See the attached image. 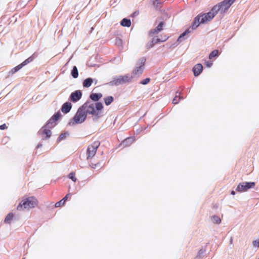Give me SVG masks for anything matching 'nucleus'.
Returning <instances> with one entry per match:
<instances>
[{
	"mask_svg": "<svg viewBox=\"0 0 259 259\" xmlns=\"http://www.w3.org/2000/svg\"><path fill=\"white\" fill-rule=\"evenodd\" d=\"M163 23L160 22L159 25L156 27L155 29L151 31V33H158L162 29L163 26Z\"/></svg>",
	"mask_w": 259,
	"mask_h": 259,
	"instance_id": "nucleus-21",
	"label": "nucleus"
},
{
	"mask_svg": "<svg viewBox=\"0 0 259 259\" xmlns=\"http://www.w3.org/2000/svg\"><path fill=\"white\" fill-rule=\"evenodd\" d=\"M102 97V95L101 93H99V94L95 93V94H92L90 95V98L94 101H98Z\"/></svg>",
	"mask_w": 259,
	"mask_h": 259,
	"instance_id": "nucleus-18",
	"label": "nucleus"
},
{
	"mask_svg": "<svg viewBox=\"0 0 259 259\" xmlns=\"http://www.w3.org/2000/svg\"><path fill=\"white\" fill-rule=\"evenodd\" d=\"M203 66L201 64H197L194 66L193 68L194 75L195 76L199 75L202 72Z\"/></svg>",
	"mask_w": 259,
	"mask_h": 259,
	"instance_id": "nucleus-12",
	"label": "nucleus"
},
{
	"mask_svg": "<svg viewBox=\"0 0 259 259\" xmlns=\"http://www.w3.org/2000/svg\"><path fill=\"white\" fill-rule=\"evenodd\" d=\"M236 1V0H224L214 6V10L218 13L219 12L221 14H224L227 12L231 5Z\"/></svg>",
	"mask_w": 259,
	"mask_h": 259,
	"instance_id": "nucleus-2",
	"label": "nucleus"
},
{
	"mask_svg": "<svg viewBox=\"0 0 259 259\" xmlns=\"http://www.w3.org/2000/svg\"><path fill=\"white\" fill-rule=\"evenodd\" d=\"M69 178L71 179L73 182H76V179L75 177L74 174L73 173H70L69 175Z\"/></svg>",
	"mask_w": 259,
	"mask_h": 259,
	"instance_id": "nucleus-32",
	"label": "nucleus"
},
{
	"mask_svg": "<svg viewBox=\"0 0 259 259\" xmlns=\"http://www.w3.org/2000/svg\"><path fill=\"white\" fill-rule=\"evenodd\" d=\"M99 145L100 143L98 142H95L93 145L89 146L88 148V159L93 157L95 155Z\"/></svg>",
	"mask_w": 259,
	"mask_h": 259,
	"instance_id": "nucleus-10",
	"label": "nucleus"
},
{
	"mask_svg": "<svg viewBox=\"0 0 259 259\" xmlns=\"http://www.w3.org/2000/svg\"><path fill=\"white\" fill-rule=\"evenodd\" d=\"M64 202L63 201V200L62 199L60 201H59V202L56 203L55 204V207H60L61 206H62L64 205Z\"/></svg>",
	"mask_w": 259,
	"mask_h": 259,
	"instance_id": "nucleus-31",
	"label": "nucleus"
},
{
	"mask_svg": "<svg viewBox=\"0 0 259 259\" xmlns=\"http://www.w3.org/2000/svg\"><path fill=\"white\" fill-rule=\"evenodd\" d=\"M60 113H57L55 114L48 121V125H52V126H55V121H57L60 117Z\"/></svg>",
	"mask_w": 259,
	"mask_h": 259,
	"instance_id": "nucleus-16",
	"label": "nucleus"
},
{
	"mask_svg": "<svg viewBox=\"0 0 259 259\" xmlns=\"http://www.w3.org/2000/svg\"><path fill=\"white\" fill-rule=\"evenodd\" d=\"M37 204V201L33 197L24 198L17 206V209L20 211L29 209L34 207Z\"/></svg>",
	"mask_w": 259,
	"mask_h": 259,
	"instance_id": "nucleus-1",
	"label": "nucleus"
},
{
	"mask_svg": "<svg viewBox=\"0 0 259 259\" xmlns=\"http://www.w3.org/2000/svg\"><path fill=\"white\" fill-rule=\"evenodd\" d=\"M252 243L254 247H259V239L253 241Z\"/></svg>",
	"mask_w": 259,
	"mask_h": 259,
	"instance_id": "nucleus-34",
	"label": "nucleus"
},
{
	"mask_svg": "<svg viewBox=\"0 0 259 259\" xmlns=\"http://www.w3.org/2000/svg\"><path fill=\"white\" fill-rule=\"evenodd\" d=\"M81 107L85 113L86 115L87 114H91L93 115H98L99 114L95 109V104L93 103H86Z\"/></svg>",
	"mask_w": 259,
	"mask_h": 259,
	"instance_id": "nucleus-7",
	"label": "nucleus"
},
{
	"mask_svg": "<svg viewBox=\"0 0 259 259\" xmlns=\"http://www.w3.org/2000/svg\"><path fill=\"white\" fill-rule=\"evenodd\" d=\"M231 194L232 195H235V191H232L231 192Z\"/></svg>",
	"mask_w": 259,
	"mask_h": 259,
	"instance_id": "nucleus-42",
	"label": "nucleus"
},
{
	"mask_svg": "<svg viewBox=\"0 0 259 259\" xmlns=\"http://www.w3.org/2000/svg\"><path fill=\"white\" fill-rule=\"evenodd\" d=\"M258 259H259V258H258Z\"/></svg>",
	"mask_w": 259,
	"mask_h": 259,
	"instance_id": "nucleus-44",
	"label": "nucleus"
},
{
	"mask_svg": "<svg viewBox=\"0 0 259 259\" xmlns=\"http://www.w3.org/2000/svg\"><path fill=\"white\" fill-rule=\"evenodd\" d=\"M22 67V66L21 64L18 65L17 66L14 67V69L17 72L18 70H19Z\"/></svg>",
	"mask_w": 259,
	"mask_h": 259,
	"instance_id": "nucleus-36",
	"label": "nucleus"
},
{
	"mask_svg": "<svg viewBox=\"0 0 259 259\" xmlns=\"http://www.w3.org/2000/svg\"><path fill=\"white\" fill-rule=\"evenodd\" d=\"M150 81V79L149 78H147L141 81V83L142 84H146L149 83Z\"/></svg>",
	"mask_w": 259,
	"mask_h": 259,
	"instance_id": "nucleus-33",
	"label": "nucleus"
},
{
	"mask_svg": "<svg viewBox=\"0 0 259 259\" xmlns=\"http://www.w3.org/2000/svg\"><path fill=\"white\" fill-rule=\"evenodd\" d=\"M16 72V71L14 69V68H13L9 72L10 74H13Z\"/></svg>",
	"mask_w": 259,
	"mask_h": 259,
	"instance_id": "nucleus-41",
	"label": "nucleus"
},
{
	"mask_svg": "<svg viewBox=\"0 0 259 259\" xmlns=\"http://www.w3.org/2000/svg\"><path fill=\"white\" fill-rule=\"evenodd\" d=\"M146 59L144 57L140 59L136 63L135 68L134 69L131 76L133 78L139 76L143 72L144 69L145 63Z\"/></svg>",
	"mask_w": 259,
	"mask_h": 259,
	"instance_id": "nucleus-4",
	"label": "nucleus"
},
{
	"mask_svg": "<svg viewBox=\"0 0 259 259\" xmlns=\"http://www.w3.org/2000/svg\"><path fill=\"white\" fill-rule=\"evenodd\" d=\"M167 38H168V37H167L166 36H165L162 39H160L159 38H153L151 42L150 43L148 44L147 45V47L148 48H152L155 44L159 42L165 41Z\"/></svg>",
	"mask_w": 259,
	"mask_h": 259,
	"instance_id": "nucleus-13",
	"label": "nucleus"
},
{
	"mask_svg": "<svg viewBox=\"0 0 259 259\" xmlns=\"http://www.w3.org/2000/svg\"><path fill=\"white\" fill-rule=\"evenodd\" d=\"M211 221L214 224H219L221 222V218L217 215H213L211 217Z\"/></svg>",
	"mask_w": 259,
	"mask_h": 259,
	"instance_id": "nucleus-22",
	"label": "nucleus"
},
{
	"mask_svg": "<svg viewBox=\"0 0 259 259\" xmlns=\"http://www.w3.org/2000/svg\"><path fill=\"white\" fill-rule=\"evenodd\" d=\"M217 14L216 11L214 10V8L212 7L209 12L199 15L201 17V22L202 24L208 23Z\"/></svg>",
	"mask_w": 259,
	"mask_h": 259,
	"instance_id": "nucleus-6",
	"label": "nucleus"
},
{
	"mask_svg": "<svg viewBox=\"0 0 259 259\" xmlns=\"http://www.w3.org/2000/svg\"><path fill=\"white\" fill-rule=\"evenodd\" d=\"M113 98L112 96H109L104 98L105 103L107 106L109 105L113 101Z\"/></svg>",
	"mask_w": 259,
	"mask_h": 259,
	"instance_id": "nucleus-23",
	"label": "nucleus"
},
{
	"mask_svg": "<svg viewBox=\"0 0 259 259\" xmlns=\"http://www.w3.org/2000/svg\"><path fill=\"white\" fill-rule=\"evenodd\" d=\"M87 118V115L81 107L79 108L73 118L70 120L68 124L70 125H74L80 124L84 121Z\"/></svg>",
	"mask_w": 259,
	"mask_h": 259,
	"instance_id": "nucleus-3",
	"label": "nucleus"
},
{
	"mask_svg": "<svg viewBox=\"0 0 259 259\" xmlns=\"http://www.w3.org/2000/svg\"><path fill=\"white\" fill-rule=\"evenodd\" d=\"M202 23L201 22V17L199 15H198L197 17H196L193 21V22L191 26V28L192 30H195L197 28L200 24Z\"/></svg>",
	"mask_w": 259,
	"mask_h": 259,
	"instance_id": "nucleus-14",
	"label": "nucleus"
},
{
	"mask_svg": "<svg viewBox=\"0 0 259 259\" xmlns=\"http://www.w3.org/2000/svg\"><path fill=\"white\" fill-rule=\"evenodd\" d=\"M120 24L124 27H130L131 25V21L130 19L124 18L121 21Z\"/></svg>",
	"mask_w": 259,
	"mask_h": 259,
	"instance_id": "nucleus-20",
	"label": "nucleus"
},
{
	"mask_svg": "<svg viewBox=\"0 0 259 259\" xmlns=\"http://www.w3.org/2000/svg\"><path fill=\"white\" fill-rule=\"evenodd\" d=\"M190 31L189 29L186 30L185 32H184L178 38V41H182L183 40V37L187 34L189 33Z\"/></svg>",
	"mask_w": 259,
	"mask_h": 259,
	"instance_id": "nucleus-25",
	"label": "nucleus"
},
{
	"mask_svg": "<svg viewBox=\"0 0 259 259\" xmlns=\"http://www.w3.org/2000/svg\"><path fill=\"white\" fill-rule=\"evenodd\" d=\"M134 142V138L130 137L125 139L122 143V144L125 146H130Z\"/></svg>",
	"mask_w": 259,
	"mask_h": 259,
	"instance_id": "nucleus-19",
	"label": "nucleus"
},
{
	"mask_svg": "<svg viewBox=\"0 0 259 259\" xmlns=\"http://www.w3.org/2000/svg\"><path fill=\"white\" fill-rule=\"evenodd\" d=\"M33 60V59L31 57H29L26 60H25L24 62H23L21 64L22 66V67L24 66L28 63L31 62Z\"/></svg>",
	"mask_w": 259,
	"mask_h": 259,
	"instance_id": "nucleus-29",
	"label": "nucleus"
},
{
	"mask_svg": "<svg viewBox=\"0 0 259 259\" xmlns=\"http://www.w3.org/2000/svg\"><path fill=\"white\" fill-rule=\"evenodd\" d=\"M159 0H152L154 6L157 7L158 4H159Z\"/></svg>",
	"mask_w": 259,
	"mask_h": 259,
	"instance_id": "nucleus-35",
	"label": "nucleus"
},
{
	"mask_svg": "<svg viewBox=\"0 0 259 259\" xmlns=\"http://www.w3.org/2000/svg\"><path fill=\"white\" fill-rule=\"evenodd\" d=\"M95 107L96 111L99 112V111L103 109V104L102 103L98 102L95 104Z\"/></svg>",
	"mask_w": 259,
	"mask_h": 259,
	"instance_id": "nucleus-27",
	"label": "nucleus"
},
{
	"mask_svg": "<svg viewBox=\"0 0 259 259\" xmlns=\"http://www.w3.org/2000/svg\"><path fill=\"white\" fill-rule=\"evenodd\" d=\"M71 107L72 105L70 102H66L62 105L61 110L63 113H67L70 111Z\"/></svg>",
	"mask_w": 259,
	"mask_h": 259,
	"instance_id": "nucleus-17",
	"label": "nucleus"
},
{
	"mask_svg": "<svg viewBox=\"0 0 259 259\" xmlns=\"http://www.w3.org/2000/svg\"><path fill=\"white\" fill-rule=\"evenodd\" d=\"M94 81L95 82V84H97V80L96 79H92V78H88L83 81V86L84 88H89L92 85Z\"/></svg>",
	"mask_w": 259,
	"mask_h": 259,
	"instance_id": "nucleus-15",
	"label": "nucleus"
},
{
	"mask_svg": "<svg viewBox=\"0 0 259 259\" xmlns=\"http://www.w3.org/2000/svg\"><path fill=\"white\" fill-rule=\"evenodd\" d=\"M255 186V183L254 182H242L238 184L236 191L239 192H244L247 191L248 189L253 188Z\"/></svg>",
	"mask_w": 259,
	"mask_h": 259,
	"instance_id": "nucleus-8",
	"label": "nucleus"
},
{
	"mask_svg": "<svg viewBox=\"0 0 259 259\" xmlns=\"http://www.w3.org/2000/svg\"><path fill=\"white\" fill-rule=\"evenodd\" d=\"M13 215L12 213H9L6 217L5 222L7 223H10L11 221L12 220Z\"/></svg>",
	"mask_w": 259,
	"mask_h": 259,
	"instance_id": "nucleus-28",
	"label": "nucleus"
},
{
	"mask_svg": "<svg viewBox=\"0 0 259 259\" xmlns=\"http://www.w3.org/2000/svg\"><path fill=\"white\" fill-rule=\"evenodd\" d=\"M7 128V126L6 124H3L0 125V130H1L6 129Z\"/></svg>",
	"mask_w": 259,
	"mask_h": 259,
	"instance_id": "nucleus-38",
	"label": "nucleus"
},
{
	"mask_svg": "<svg viewBox=\"0 0 259 259\" xmlns=\"http://www.w3.org/2000/svg\"><path fill=\"white\" fill-rule=\"evenodd\" d=\"M54 126L48 125V122L40 130L39 133L41 135L42 138H50L51 136V129Z\"/></svg>",
	"mask_w": 259,
	"mask_h": 259,
	"instance_id": "nucleus-9",
	"label": "nucleus"
},
{
	"mask_svg": "<svg viewBox=\"0 0 259 259\" xmlns=\"http://www.w3.org/2000/svg\"><path fill=\"white\" fill-rule=\"evenodd\" d=\"M132 79L133 76L128 74L124 76H119L114 77L113 80L109 82V84L111 85H118L127 82H130L132 81Z\"/></svg>",
	"mask_w": 259,
	"mask_h": 259,
	"instance_id": "nucleus-5",
	"label": "nucleus"
},
{
	"mask_svg": "<svg viewBox=\"0 0 259 259\" xmlns=\"http://www.w3.org/2000/svg\"><path fill=\"white\" fill-rule=\"evenodd\" d=\"M67 135H68V133H64V134H62L60 135L58 139V140L61 141V140L64 139L66 137Z\"/></svg>",
	"mask_w": 259,
	"mask_h": 259,
	"instance_id": "nucleus-30",
	"label": "nucleus"
},
{
	"mask_svg": "<svg viewBox=\"0 0 259 259\" xmlns=\"http://www.w3.org/2000/svg\"><path fill=\"white\" fill-rule=\"evenodd\" d=\"M179 99L180 98H179L178 99H177V96H176V97L172 100V103H174L175 104H177L178 103V102H179Z\"/></svg>",
	"mask_w": 259,
	"mask_h": 259,
	"instance_id": "nucleus-37",
	"label": "nucleus"
},
{
	"mask_svg": "<svg viewBox=\"0 0 259 259\" xmlns=\"http://www.w3.org/2000/svg\"><path fill=\"white\" fill-rule=\"evenodd\" d=\"M81 96L82 93L81 91L79 90H77L71 93L70 99L72 102H76L81 99Z\"/></svg>",
	"mask_w": 259,
	"mask_h": 259,
	"instance_id": "nucleus-11",
	"label": "nucleus"
},
{
	"mask_svg": "<svg viewBox=\"0 0 259 259\" xmlns=\"http://www.w3.org/2000/svg\"><path fill=\"white\" fill-rule=\"evenodd\" d=\"M212 65V62H206V65L208 67H210Z\"/></svg>",
	"mask_w": 259,
	"mask_h": 259,
	"instance_id": "nucleus-40",
	"label": "nucleus"
},
{
	"mask_svg": "<svg viewBox=\"0 0 259 259\" xmlns=\"http://www.w3.org/2000/svg\"><path fill=\"white\" fill-rule=\"evenodd\" d=\"M70 195L69 194H67L63 199L62 200H63V201L65 202L68 198L69 197V196Z\"/></svg>",
	"mask_w": 259,
	"mask_h": 259,
	"instance_id": "nucleus-39",
	"label": "nucleus"
},
{
	"mask_svg": "<svg viewBox=\"0 0 259 259\" xmlns=\"http://www.w3.org/2000/svg\"><path fill=\"white\" fill-rule=\"evenodd\" d=\"M219 55V51L217 50H215L213 51H212L209 55V58L210 59H211L214 57L218 56Z\"/></svg>",
	"mask_w": 259,
	"mask_h": 259,
	"instance_id": "nucleus-26",
	"label": "nucleus"
},
{
	"mask_svg": "<svg viewBox=\"0 0 259 259\" xmlns=\"http://www.w3.org/2000/svg\"><path fill=\"white\" fill-rule=\"evenodd\" d=\"M78 70L76 66H74L71 71V75L74 78H76L78 76Z\"/></svg>",
	"mask_w": 259,
	"mask_h": 259,
	"instance_id": "nucleus-24",
	"label": "nucleus"
},
{
	"mask_svg": "<svg viewBox=\"0 0 259 259\" xmlns=\"http://www.w3.org/2000/svg\"><path fill=\"white\" fill-rule=\"evenodd\" d=\"M117 41H119V42H121V40L119 39L117 40Z\"/></svg>",
	"mask_w": 259,
	"mask_h": 259,
	"instance_id": "nucleus-43",
	"label": "nucleus"
}]
</instances>
